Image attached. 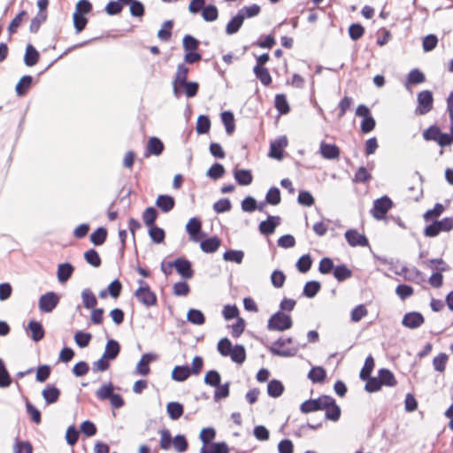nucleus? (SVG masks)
<instances>
[{"instance_id":"nucleus-52","label":"nucleus","mask_w":453,"mask_h":453,"mask_svg":"<svg viewBox=\"0 0 453 453\" xmlns=\"http://www.w3.org/2000/svg\"><path fill=\"white\" fill-rule=\"evenodd\" d=\"M244 253L242 250H229L223 254V258L226 261L234 262L241 264L242 262Z\"/></svg>"},{"instance_id":"nucleus-29","label":"nucleus","mask_w":453,"mask_h":453,"mask_svg":"<svg viewBox=\"0 0 453 453\" xmlns=\"http://www.w3.org/2000/svg\"><path fill=\"white\" fill-rule=\"evenodd\" d=\"M39 57L40 55L36 49L33 45L28 44L26 48V53L24 56L25 65L27 66H34L37 64Z\"/></svg>"},{"instance_id":"nucleus-9","label":"nucleus","mask_w":453,"mask_h":453,"mask_svg":"<svg viewBox=\"0 0 453 453\" xmlns=\"http://www.w3.org/2000/svg\"><path fill=\"white\" fill-rule=\"evenodd\" d=\"M170 268L174 267L177 273L184 279H191L194 275L190 261L186 258L179 257L173 262H169Z\"/></svg>"},{"instance_id":"nucleus-41","label":"nucleus","mask_w":453,"mask_h":453,"mask_svg":"<svg viewBox=\"0 0 453 453\" xmlns=\"http://www.w3.org/2000/svg\"><path fill=\"white\" fill-rule=\"evenodd\" d=\"M202 17L207 22L215 21L219 17L218 8L213 4L204 6L202 11Z\"/></svg>"},{"instance_id":"nucleus-51","label":"nucleus","mask_w":453,"mask_h":453,"mask_svg":"<svg viewBox=\"0 0 453 453\" xmlns=\"http://www.w3.org/2000/svg\"><path fill=\"white\" fill-rule=\"evenodd\" d=\"M274 104L280 114H287L290 110L287 98L283 94H279L275 96Z\"/></svg>"},{"instance_id":"nucleus-43","label":"nucleus","mask_w":453,"mask_h":453,"mask_svg":"<svg viewBox=\"0 0 453 453\" xmlns=\"http://www.w3.org/2000/svg\"><path fill=\"white\" fill-rule=\"evenodd\" d=\"M373 367H374V359L372 357V355H369L365 358V365L360 371V374H359L360 380H365L366 379H369V377L371 376V373L373 370Z\"/></svg>"},{"instance_id":"nucleus-26","label":"nucleus","mask_w":453,"mask_h":453,"mask_svg":"<svg viewBox=\"0 0 453 453\" xmlns=\"http://www.w3.org/2000/svg\"><path fill=\"white\" fill-rule=\"evenodd\" d=\"M378 375L382 386L395 387L397 384V380L394 373L388 369H380Z\"/></svg>"},{"instance_id":"nucleus-23","label":"nucleus","mask_w":453,"mask_h":453,"mask_svg":"<svg viewBox=\"0 0 453 453\" xmlns=\"http://www.w3.org/2000/svg\"><path fill=\"white\" fill-rule=\"evenodd\" d=\"M191 375L188 365H176L172 371V379L178 382L185 381Z\"/></svg>"},{"instance_id":"nucleus-37","label":"nucleus","mask_w":453,"mask_h":453,"mask_svg":"<svg viewBox=\"0 0 453 453\" xmlns=\"http://www.w3.org/2000/svg\"><path fill=\"white\" fill-rule=\"evenodd\" d=\"M187 319L188 322L194 325H203L205 322V317L200 310L190 309L187 314Z\"/></svg>"},{"instance_id":"nucleus-54","label":"nucleus","mask_w":453,"mask_h":453,"mask_svg":"<svg viewBox=\"0 0 453 453\" xmlns=\"http://www.w3.org/2000/svg\"><path fill=\"white\" fill-rule=\"evenodd\" d=\"M312 265V259L309 254L303 255L296 263L297 270L302 273H307Z\"/></svg>"},{"instance_id":"nucleus-44","label":"nucleus","mask_w":453,"mask_h":453,"mask_svg":"<svg viewBox=\"0 0 453 453\" xmlns=\"http://www.w3.org/2000/svg\"><path fill=\"white\" fill-rule=\"evenodd\" d=\"M352 275V272L345 265H341L334 268V276L338 281H343Z\"/></svg>"},{"instance_id":"nucleus-40","label":"nucleus","mask_w":453,"mask_h":453,"mask_svg":"<svg viewBox=\"0 0 453 453\" xmlns=\"http://www.w3.org/2000/svg\"><path fill=\"white\" fill-rule=\"evenodd\" d=\"M320 283L316 280L306 282L303 288V295L308 298H313L320 290Z\"/></svg>"},{"instance_id":"nucleus-39","label":"nucleus","mask_w":453,"mask_h":453,"mask_svg":"<svg viewBox=\"0 0 453 453\" xmlns=\"http://www.w3.org/2000/svg\"><path fill=\"white\" fill-rule=\"evenodd\" d=\"M221 120L226 127L227 134H232L234 131V117L231 111H224L221 113Z\"/></svg>"},{"instance_id":"nucleus-22","label":"nucleus","mask_w":453,"mask_h":453,"mask_svg":"<svg viewBox=\"0 0 453 453\" xmlns=\"http://www.w3.org/2000/svg\"><path fill=\"white\" fill-rule=\"evenodd\" d=\"M320 153L326 159H336L340 156V150L334 144L322 142L320 144Z\"/></svg>"},{"instance_id":"nucleus-36","label":"nucleus","mask_w":453,"mask_h":453,"mask_svg":"<svg viewBox=\"0 0 453 453\" xmlns=\"http://www.w3.org/2000/svg\"><path fill=\"white\" fill-rule=\"evenodd\" d=\"M107 238L106 228L101 226L95 230L90 235L91 242L96 246H100L104 243Z\"/></svg>"},{"instance_id":"nucleus-60","label":"nucleus","mask_w":453,"mask_h":453,"mask_svg":"<svg viewBox=\"0 0 453 453\" xmlns=\"http://www.w3.org/2000/svg\"><path fill=\"white\" fill-rule=\"evenodd\" d=\"M216 390L214 392V401L218 402L220 399L226 398L229 395V388L230 382L227 381L224 384H219L216 386Z\"/></svg>"},{"instance_id":"nucleus-13","label":"nucleus","mask_w":453,"mask_h":453,"mask_svg":"<svg viewBox=\"0 0 453 453\" xmlns=\"http://www.w3.org/2000/svg\"><path fill=\"white\" fill-rule=\"evenodd\" d=\"M287 146L288 140L286 136L279 137L271 143L269 156L273 158L280 160L283 157V149Z\"/></svg>"},{"instance_id":"nucleus-24","label":"nucleus","mask_w":453,"mask_h":453,"mask_svg":"<svg viewBox=\"0 0 453 453\" xmlns=\"http://www.w3.org/2000/svg\"><path fill=\"white\" fill-rule=\"evenodd\" d=\"M234 177L236 182L241 186H248L253 180L252 173L250 170L237 169L234 172Z\"/></svg>"},{"instance_id":"nucleus-46","label":"nucleus","mask_w":453,"mask_h":453,"mask_svg":"<svg viewBox=\"0 0 453 453\" xmlns=\"http://www.w3.org/2000/svg\"><path fill=\"white\" fill-rule=\"evenodd\" d=\"M84 258L88 264L94 267H99L101 265V258L98 254V252L94 250L90 249L88 251L84 253Z\"/></svg>"},{"instance_id":"nucleus-63","label":"nucleus","mask_w":453,"mask_h":453,"mask_svg":"<svg viewBox=\"0 0 453 453\" xmlns=\"http://www.w3.org/2000/svg\"><path fill=\"white\" fill-rule=\"evenodd\" d=\"M368 314V311L365 308L364 304H359L356 306L350 313V319L352 322H358L360 321L364 317H365Z\"/></svg>"},{"instance_id":"nucleus-21","label":"nucleus","mask_w":453,"mask_h":453,"mask_svg":"<svg viewBox=\"0 0 453 453\" xmlns=\"http://www.w3.org/2000/svg\"><path fill=\"white\" fill-rule=\"evenodd\" d=\"M200 453H229V449L225 441L212 442L208 445H203Z\"/></svg>"},{"instance_id":"nucleus-38","label":"nucleus","mask_w":453,"mask_h":453,"mask_svg":"<svg viewBox=\"0 0 453 453\" xmlns=\"http://www.w3.org/2000/svg\"><path fill=\"white\" fill-rule=\"evenodd\" d=\"M33 81V78L30 75H24L21 77L18 84L16 85L15 90L18 96H24L27 94V89L30 88Z\"/></svg>"},{"instance_id":"nucleus-10","label":"nucleus","mask_w":453,"mask_h":453,"mask_svg":"<svg viewBox=\"0 0 453 453\" xmlns=\"http://www.w3.org/2000/svg\"><path fill=\"white\" fill-rule=\"evenodd\" d=\"M347 242L351 247H366L369 245L368 239L365 234L358 233L356 229H349L345 232Z\"/></svg>"},{"instance_id":"nucleus-35","label":"nucleus","mask_w":453,"mask_h":453,"mask_svg":"<svg viewBox=\"0 0 453 453\" xmlns=\"http://www.w3.org/2000/svg\"><path fill=\"white\" fill-rule=\"evenodd\" d=\"M253 72L264 86H268L272 83V77L267 68L264 66H254Z\"/></svg>"},{"instance_id":"nucleus-4","label":"nucleus","mask_w":453,"mask_h":453,"mask_svg":"<svg viewBox=\"0 0 453 453\" xmlns=\"http://www.w3.org/2000/svg\"><path fill=\"white\" fill-rule=\"evenodd\" d=\"M328 403H332L331 396L323 395L316 399H309L304 401L300 406V411L303 413L321 411L328 406Z\"/></svg>"},{"instance_id":"nucleus-12","label":"nucleus","mask_w":453,"mask_h":453,"mask_svg":"<svg viewBox=\"0 0 453 453\" xmlns=\"http://www.w3.org/2000/svg\"><path fill=\"white\" fill-rule=\"evenodd\" d=\"M280 224L279 216H268L266 220L260 222L258 230L262 234L270 235L275 231V228Z\"/></svg>"},{"instance_id":"nucleus-32","label":"nucleus","mask_w":453,"mask_h":453,"mask_svg":"<svg viewBox=\"0 0 453 453\" xmlns=\"http://www.w3.org/2000/svg\"><path fill=\"white\" fill-rule=\"evenodd\" d=\"M81 299L87 309H94L97 304V299L90 288H84L81 291Z\"/></svg>"},{"instance_id":"nucleus-34","label":"nucleus","mask_w":453,"mask_h":453,"mask_svg":"<svg viewBox=\"0 0 453 453\" xmlns=\"http://www.w3.org/2000/svg\"><path fill=\"white\" fill-rule=\"evenodd\" d=\"M28 328L31 331V338L35 342H39L44 337V329L40 322L30 321Z\"/></svg>"},{"instance_id":"nucleus-20","label":"nucleus","mask_w":453,"mask_h":453,"mask_svg":"<svg viewBox=\"0 0 453 453\" xmlns=\"http://www.w3.org/2000/svg\"><path fill=\"white\" fill-rule=\"evenodd\" d=\"M164 143L157 137H151L148 141L146 156L155 155L159 156L164 150Z\"/></svg>"},{"instance_id":"nucleus-1","label":"nucleus","mask_w":453,"mask_h":453,"mask_svg":"<svg viewBox=\"0 0 453 453\" xmlns=\"http://www.w3.org/2000/svg\"><path fill=\"white\" fill-rule=\"evenodd\" d=\"M139 288L134 296L137 301L146 308L155 306L157 303V295L150 289L149 284L143 280H138Z\"/></svg>"},{"instance_id":"nucleus-48","label":"nucleus","mask_w":453,"mask_h":453,"mask_svg":"<svg viewBox=\"0 0 453 453\" xmlns=\"http://www.w3.org/2000/svg\"><path fill=\"white\" fill-rule=\"evenodd\" d=\"M199 41L190 35H186L182 40V45L185 52L195 51L199 47Z\"/></svg>"},{"instance_id":"nucleus-42","label":"nucleus","mask_w":453,"mask_h":453,"mask_svg":"<svg viewBox=\"0 0 453 453\" xmlns=\"http://www.w3.org/2000/svg\"><path fill=\"white\" fill-rule=\"evenodd\" d=\"M152 360L151 355L147 353L142 355L141 360L138 362L136 365V371L141 375H147L150 372L149 364Z\"/></svg>"},{"instance_id":"nucleus-55","label":"nucleus","mask_w":453,"mask_h":453,"mask_svg":"<svg viewBox=\"0 0 453 453\" xmlns=\"http://www.w3.org/2000/svg\"><path fill=\"white\" fill-rule=\"evenodd\" d=\"M265 201L269 204L277 205L280 203V191L276 187H272L266 193Z\"/></svg>"},{"instance_id":"nucleus-28","label":"nucleus","mask_w":453,"mask_h":453,"mask_svg":"<svg viewBox=\"0 0 453 453\" xmlns=\"http://www.w3.org/2000/svg\"><path fill=\"white\" fill-rule=\"evenodd\" d=\"M166 411L171 419L177 420L183 415L184 408L178 402H170L166 405Z\"/></svg>"},{"instance_id":"nucleus-18","label":"nucleus","mask_w":453,"mask_h":453,"mask_svg":"<svg viewBox=\"0 0 453 453\" xmlns=\"http://www.w3.org/2000/svg\"><path fill=\"white\" fill-rule=\"evenodd\" d=\"M202 222L197 218H191L186 225V230L191 237V240L197 242L199 240L198 234L201 232Z\"/></svg>"},{"instance_id":"nucleus-49","label":"nucleus","mask_w":453,"mask_h":453,"mask_svg":"<svg viewBox=\"0 0 453 453\" xmlns=\"http://www.w3.org/2000/svg\"><path fill=\"white\" fill-rule=\"evenodd\" d=\"M157 218V211L154 207H148L142 213V220L148 226H155V221Z\"/></svg>"},{"instance_id":"nucleus-19","label":"nucleus","mask_w":453,"mask_h":453,"mask_svg":"<svg viewBox=\"0 0 453 453\" xmlns=\"http://www.w3.org/2000/svg\"><path fill=\"white\" fill-rule=\"evenodd\" d=\"M119 352H120L119 343L116 340L111 339V340H108V342L105 345V349H104V352L103 356H104V357H107L108 359H110L111 361V360H114L117 358Z\"/></svg>"},{"instance_id":"nucleus-3","label":"nucleus","mask_w":453,"mask_h":453,"mask_svg":"<svg viewBox=\"0 0 453 453\" xmlns=\"http://www.w3.org/2000/svg\"><path fill=\"white\" fill-rule=\"evenodd\" d=\"M292 319L282 311H277L268 320L267 328L271 331H285L292 326Z\"/></svg>"},{"instance_id":"nucleus-27","label":"nucleus","mask_w":453,"mask_h":453,"mask_svg":"<svg viewBox=\"0 0 453 453\" xmlns=\"http://www.w3.org/2000/svg\"><path fill=\"white\" fill-rule=\"evenodd\" d=\"M244 20L243 13H237L227 24L226 27V33L227 35H234L239 31L241 27L242 26Z\"/></svg>"},{"instance_id":"nucleus-25","label":"nucleus","mask_w":453,"mask_h":453,"mask_svg":"<svg viewBox=\"0 0 453 453\" xmlns=\"http://www.w3.org/2000/svg\"><path fill=\"white\" fill-rule=\"evenodd\" d=\"M331 402L332 403H328V406L324 409L326 410L325 418L328 420L337 421L341 417V408L332 396Z\"/></svg>"},{"instance_id":"nucleus-5","label":"nucleus","mask_w":453,"mask_h":453,"mask_svg":"<svg viewBox=\"0 0 453 453\" xmlns=\"http://www.w3.org/2000/svg\"><path fill=\"white\" fill-rule=\"evenodd\" d=\"M60 297L55 292H47L39 298V310L44 313H50L58 306Z\"/></svg>"},{"instance_id":"nucleus-17","label":"nucleus","mask_w":453,"mask_h":453,"mask_svg":"<svg viewBox=\"0 0 453 453\" xmlns=\"http://www.w3.org/2000/svg\"><path fill=\"white\" fill-rule=\"evenodd\" d=\"M221 245V240L218 236H212L200 242L201 250L205 253H214Z\"/></svg>"},{"instance_id":"nucleus-31","label":"nucleus","mask_w":453,"mask_h":453,"mask_svg":"<svg viewBox=\"0 0 453 453\" xmlns=\"http://www.w3.org/2000/svg\"><path fill=\"white\" fill-rule=\"evenodd\" d=\"M284 391V386L281 381L278 380H272L267 385V394L269 396L277 398L280 397Z\"/></svg>"},{"instance_id":"nucleus-61","label":"nucleus","mask_w":453,"mask_h":453,"mask_svg":"<svg viewBox=\"0 0 453 453\" xmlns=\"http://www.w3.org/2000/svg\"><path fill=\"white\" fill-rule=\"evenodd\" d=\"M149 234L151 240L156 243H161L164 242L165 234L164 229L158 227L157 226H153L150 227Z\"/></svg>"},{"instance_id":"nucleus-64","label":"nucleus","mask_w":453,"mask_h":453,"mask_svg":"<svg viewBox=\"0 0 453 453\" xmlns=\"http://www.w3.org/2000/svg\"><path fill=\"white\" fill-rule=\"evenodd\" d=\"M364 34L365 28L359 23L351 24L349 27V35L353 41H357L364 35Z\"/></svg>"},{"instance_id":"nucleus-6","label":"nucleus","mask_w":453,"mask_h":453,"mask_svg":"<svg viewBox=\"0 0 453 453\" xmlns=\"http://www.w3.org/2000/svg\"><path fill=\"white\" fill-rule=\"evenodd\" d=\"M189 69L188 67L184 64H179L177 65V70L173 81V91L176 97H179L181 94L180 91V85L185 84V82H188V74Z\"/></svg>"},{"instance_id":"nucleus-45","label":"nucleus","mask_w":453,"mask_h":453,"mask_svg":"<svg viewBox=\"0 0 453 453\" xmlns=\"http://www.w3.org/2000/svg\"><path fill=\"white\" fill-rule=\"evenodd\" d=\"M173 27V22L172 20L165 21L161 29L157 32V37L164 42L169 41L172 35Z\"/></svg>"},{"instance_id":"nucleus-30","label":"nucleus","mask_w":453,"mask_h":453,"mask_svg":"<svg viewBox=\"0 0 453 453\" xmlns=\"http://www.w3.org/2000/svg\"><path fill=\"white\" fill-rule=\"evenodd\" d=\"M231 360L238 365L244 363L246 359V350L243 345L237 344L233 347L231 354L228 355Z\"/></svg>"},{"instance_id":"nucleus-50","label":"nucleus","mask_w":453,"mask_h":453,"mask_svg":"<svg viewBox=\"0 0 453 453\" xmlns=\"http://www.w3.org/2000/svg\"><path fill=\"white\" fill-rule=\"evenodd\" d=\"M47 14L45 12H39L36 16L32 19L29 30L31 33H37L42 23L46 21Z\"/></svg>"},{"instance_id":"nucleus-14","label":"nucleus","mask_w":453,"mask_h":453,"mask_svg":"<svg viewBox=\"0 0 453 453\" xmlns=\"http://www.w3.org/2000/svg\"><path fill=\"white\" fill-rule=\"evenodd\" d=\"M156 205L162 212L167 213L174 208L175 200L169 195H159L156 200Z\"/></svg>"},{"instance_id":"nucleus-33","label":"nucleus","mask_w":453,"mask_h":453,"mask_svg":"<svg viewBox=\"0 0 453 453\" xmlns=\"http://www.w3.org/2000/svg\"><path fill=\"white\" fill-rule=\"evenodd\" d=\"M326 370L322 366H314L312 367L309 373L308 378L313 383H322L326 380Z\"/></svg>"},{"instance_id":"nucleus-56","label":"nucleus","mask_w":453,"mask_h":453,"mask_svg":"<svg viewBox=\"0 0 453 453\" xmlns=\"http://www.w3.org/2000/svg\"><path fill=\"white\" fill-rule=\"evenodd\" d=\"M224 166L219 163H214L207 171L206 175L212 180H218L221 178L224 175Z\"/></svg>"},{"instance_id":"nucleus-58","label":"nucleus","mask_w":453,"mask_h":453,"mask_svg":"<svg viewBox=\"0 0 453 453\" xmlns=\"http://www.w3.org/2000/svg\"><path fill=\"white\" fill-rule=\"evenodd\" d=\"M448 359L449 357L445 353H440L438 356H436L433 360V365L434 370L440 372H444Z\"/></svg>"},{"instance_id":"nucleus-2","label":"nucleus","mask_w":453,"mask_h":453,"mask_svg":"<svg viewBox=\"0 0 453 453\" xmlns=\"http://www.w3.org/2000/svg\"><path fill=\"white\" fill-rule=\"evenodd\" d=\"M293 339L291 337L279 338L272 343L269 347V351L274 355L283 357H290L296 355L298 352L297 346H292L290 348H284L285 345L292 344Z\"/></svg>"},{"instance_id":"nucleus-47","label":"nucleus","mask_w":453,"mask_h":453,"mask_svg":"<svg viewBox=\"0 0 453 453\" xmlns=\"http://www.w3.org/2000/svg\"><path fill=\"white\" fill-rule=\"evenodd\" d=\"M203 381L206 385L215 388L220 383L221 376L218 371L210 370L206 372Z\"/></svg>"},{"instance_id":"nucleus-59","label":"nucleus","mask_w":453,"mask_h":453,"mask_svg":"<svg viewBox=\"0 0 453 453\" xmlns=\"http://www.w3.org/2000/svg\"><path fill=\"white\" fill-rule=\"evenodd\" d=\"M216 436V431L212 427L203 428L200 432L199 438L203 442V445H208L212 443V440H214Z\"/></svg>"},{"instance_id":"nucleus-15","label":"nucleus","mask_w":453,"mask_h":453,"mask_svg":"<svg viewBox=\"0 0 453 453\" xmlns=\"http://www.w3.org/2000/svg\"><path fill=\"white\" fill-rule=\"evenodd\" d=\"M74 266L70 263L59 264L58 266L57 277L60 283L66 282L73 275Z\"/></svg>"},{"instance_id":"nucleus-53","label":"nucleus","mask_w":453,"mask_h":453,"mask_svg":"<svg viewBox=\"0 0 453 453\" xmlns=\"http://www.w3.org/2000/svg\"><path fill=\"white\" fill-rule=\"evenodd\" d=\"M211 127V120L208 116L200 115L196 121V132L200 134H207Z\"/></svg>"},{"instance_id":"nucleus-11","label":"nucleus","mask_w":453,"mask_h":453,"mask_svg":"<svg viewBox=\"0 0 453 453\" xmlns=\"http://www.w3.org/2000/svg\"><path fill=\"white\" fill-rule=\"evenodd\" d=\"M424 323V317L420 312L411 311L406 313L402 320L403 326L407 328L415 329Z\"/></svg>"},{"instance_id":"nucleus-62","label":"nucleus","mask_w":453,"mask_h":453,"mask_svg":"<svg viewBox=\"0 0 453 453\" xmlns=\"http://www.w3.org/2000/svg\"><path fill=\"white\" fill-rule=\"evenodd\" d=\"M173 444L175 450L179 453L185 452L188 449V443L186 437L182 434H178L173 438Z\"/></svg>"},{"instance_id":"nucleus-16","label":"nucleus","mask_w":453,"mask_h":453,"mask_svg":"<svg viewBox=\"0 0 453 453\" xmlns=\"http://www.w3.org/2000/svg\"><path fill=\"white\" fill-rule=\"evenodd\" d=\"M60 394V390L56 386L50 384L42 392V395L48 405L58 402Z\"/></svg>"},{"instance_id":"nucleus-7","label":"nucleus","mask_w":453,"mask_h":453,"mask_svg":"<svg viewBox=\"0 0 453 453\" xmlns=\"http://www.w3.org/2000/svg\"><path fill=\"white\" fill-rule=\"evenodd\" d=\"M392 205L393 203L388 196H382L376 199L372 209V215L378 220L383 219L386 213L391 209Z\"/></svg>"},{"instance_id":"nucleus-57","label":"nucleus","mask_w":453,"mask_h":453,"mask_svg":"<svg viewBox=\"0 0 453 453\" xmlns=\"http://www.w3.org/2000/svg\"><path fill=\"white\" fill-rule=\"evenodd\" d=\"M113 394V385L111 382L103 385L96 392V397L100 400L109 399Z\"/></svg>"},{"instance_id":"nucleus-8","label":"nucleus","mask_w":453,"mask_h":453,"mask_svg":"<svg viewBox=\"0 0 453 453\" xmlns=\"http://www.w3.org/2000/svg\"><path fill=\"white\" fill-rule=\"evenodd\" d=\"M416 113L425 115L433 109L434 97L430 90H423L418 94Z\"/></svg>"}]
</instances>
